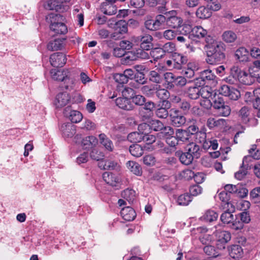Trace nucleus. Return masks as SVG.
Listing matches in <instances>:
<instances>
[{"instance_id": "79ce46f5", "label": "nucleus", "mask_w": 260, "mask_h": 260, "mask_svg": "<svg viewBox=\"0 0 260 260\" xmlns=\"http://www.w3.org/2000/svg\"><path fill=\"white\" fill-rule=\"evenodd\" d=\"M155 93L160 100L168 99L170 96L169 91L165 88H161L160 85H156Z\"/></svg>"}, {"instance_id": "774afa93", "label": "nucleus", "mask_w": 260, "mask_h": 260, "mask_svg": "<svg viewBox=\"0 0 260 260\" xmlns=\"http://www.w3.org/2000/svg\"><path fill=\"white\" fill-rule=\"evenodd\" d=\"M114 78L115 81L119 84H126L128 81L127 77H125L123 73L116 74Z\"/></svg>"}, {"instance_id": "603ef678", "label": "nucleus", "mask_w": 260, "mask_h": 260, "mask_svg": "<svg viewBox=\"0 0 260 260\" xmlns=\"http://www.w3.org/2000/svg\"><path fill=\"white\" fill-rule=\"evenodd\" d=\"M150 129L155 132L160 131L164 127V123L159 120L153 119L149 121Z\"/></svg>"}, {"instance_id": "09e8293b", "label": "nucleus", "mask_w": 260, "mask_h": 260, "mask_svg": "<svg viewBox=\"0 0 260 260\" xmlns=\"http://www.w3.org/2000/svg\"><path fill=\"white\" fill-rule=\"evenodd\" d=\"M156 85H147L142 86L141 88L142 92L148 96H152L155 93Z\"/></svg>"}, {"instance_id": "a878e982", "label": "nucleus", "mask_w": 260, "mask_h": 260, "mask_svg": "<svg viewBox=\"0 0 260 260\" xmlns=\"http://www.w3.org/2000/svg\"><path fill=\"white\" fill-rule=\"evenodd\" d=\"M235 56L240 62H247L249 60V52L245 48L240 47L236 50Z\"/></svg>"}, {"instance_id": "ea45409f", "label": "nucleus", "mask_w": 260, "mask_h": 260, "mask_svg": "<svg viewBox=\"0 0 260 260\" xmlns=\"http://www.w3.org/2000/svg\"><path fill=\"white\" fill-rule=\"evenodd\" d=\"M243 253L241 247L238 245H234L229 249V254L233 258H237L240 257Z\"/></svg>"}, {"instance_id": "473e14b6", "label": "nucleus", "mask_w": 260, "mask_h": 260, "mask_svg": "<svg viewBox=\"0 0 260 260\" xmlns=\"http://www.w3.org/2000/svg\"><path fill=\"white\" fill-rule=\"evenodd\" d=\"M103 167L104 170H119L120 166L119 164L113 160H107L104 162L102 161L100 163V167Z\"/></svg>"}, {"instance_id": "7ed1b4c3", "label": "nucleus", "mask_w": 260, "mask_h": 260, "mask_svg": "<svg viewBox=\"0 0 260 260\" xmlns=\"http://www.w3.org/2000/svg\"><path fill=\"white\" fill-rule=\"evenodd\" d=\"M50 74L52 78L54 80L64 82L66 84L64 88L66 89H70L73 88L74 81L70 77V73L68 70H59L52 69L50 71Z\"/></svg>"}, {"instance_id": "c756f323", "label": "nucleus", "mask_w": 260, "mask_h": 260, "mask_svg": "<svg viewBox=\"0 0 260 260\" xmlns=\"http://www.w3.org/2000/svg\"><path fill=\"white\" fill-rule=\"evenodd\" d=\"M200 85L199 86H191L187 88L186 93L187 96L192 100H197L200 96Z\"/></svg>"}, {"instance_id": "8fccbe9b", "label": "nucleus", "mask_w": 260, "mask_h": 260, "mask_svg": "<svg viewBox=\"0 0 260 260\" xmlns=\"http://www.w3.org/2000/svg\"><path fill=\"white\" fill-rule=\"evenodd\" d=\"M191 106L190 103L186 100H182L178 105L179 109L185 115L189 113Z\"/></svg>"}, {"instance_id": "f257e3e1", "label": "nucleus", "mask_w": 260, "mask_h": 260, "mask_svg": "<svg viewBox=\"0 0 260 260\" xmlns=\"http://www.w3.org/2000/svg\"><path fill=\"white\" fill-rule=\"evenodd\" d=\"M206 42L205 48L207 54L206 60L208 63L214 64L224 58L223 51L225 48L222 43L215 42L210 37L206 38Z\"/></svg>"}, {"instance_id": "9b49d317", "label": "nucleus", "mask_w": 260, "mask_h": 260, "mask_svg": "<svg viewBox=\"0 0 260 260\" xmlns=\"http://www.w3.org/2000/svg\"><path fill=\"white\" fill-rule=\"evenodd\" d=\"M170 118L172 124L175 127H180L186 122V118L180 114L178 110H175L170 114Z\"/></svg>"}, {"instance_id": "2eb2a0df", "label": "nucleus", "mask_w": 260, "mask_h": 260, "mask_svg": "<svg viewBox=\"0 0 260 260\" xmlns=\"http://www.w3.org/2000/svg\"><path fill=\"white\" fill-rule=\"evenodd\" d=\"M70 101V96L66 92L58 93L55 98V105L57 108H61L66 106Z\"/></svg>"}, {"instance_id": "e433bc0d", "label": "nucleus", "mask_w": 260, "mask_h": 260, "mask_svg": "<svg viewBox=\"0 0 260 260\" xmlns=\"http://www.w3.org/2000/svg\"><path fill=\"white\" fill-rule=\"evenodd\" d=\"M218 217V214L214 210H208L206 211L204 215L201 217L200 219L206 222H212L217 219Z\"/></svg>"}, {"instance_id": "bb28decb", "label": "nucleus", "mask_w": 260, "mask_h": 260, "mask_svg": "<svg viewBox=\"0 0 260 260\" xmlns=\"http://www.w3.org/2000/svg\"><path fill=\"white\" fill-rule=\"evenodd\" d=\"M164 76L166 80H169V79H173L174 84L178 86H184L187 83L185 78L182 76H178L177 78H175L173 74L170 72L166 73L164 74Z\"/></svg>"}, {"instance_id": "a19ab883", "label": "nucleus", "mask_w": 260, "mask_h": 260, "mask_svg": "<svg viewBox=\"0 0 260 260\" xmlns=\"http://www.w3.org/2000/svg\"><path fill=\"white\" fill-rule=\"evenodd\" d=\"M126 167L134 174L138 176L141 174V166L137 162L133 161H128L126 163Z\"/></svg>"}, {"instance_id": "6e6d98bb", "label": "nucleus", "mask_w": 260, "mask_h": 260, "mask_svg": "<svg viewBox=\"0 0 260 260\" xmlns=\"http://www.w3.org/2000/svg\"><path fill=\"white\" fill-rule=\"evenodd\" d=\"M154 20L155 21V24L157 30L162 27L165 25V22H166V18L164 15L159 14L155 16Z\"/></svg>"}, {"instance_id": "6e6552de", "label": "nucleus", "mask_w": 260, "mask_h": 260, "mask_svg": "<svg viewBox=\"0 0 260 260\" xmlns=\"http://www.w3.org/2000/svg\"><path fill=\"white\" fill-rule=\"evenodd\" d=\"M175 50V44L172 42H168L164 45L162 48L154 49L152 51V53L153 56H155L156 53L161 54L160 55H158L155 57L156 58L158 59L159 57H162L165 53H173Z\"/></svg>"}, {"instance_id": "de8ad7c7", "label": "nucleus", "mask_w": 260, "mask_h": 260, "mask_svg": "<svg viewBox=\"0 0 260 260\" xmlns=\"http://www.w3.org/2000/svg\"><path fill=\"white\" fill-rule=\"evenodd\" d=\"M135 191L132 189L127 188L121 192V197L127 200L129 203L134 201L135 198Z\"/></svg>"}, {"instance_id": "7c9ffc66", "label": "nucleus", "mask_w": 260, "mask_h": 260, "mask_svg": "<svg viewBox=\"0 0 260 260\" xmlns=\"http://www.w3.org/2000/svg\"><path fill=\"white\" fill-rule=\"evenodd\" d=\"M176 154L179 157L180 162L185 165L191 164L194 158L187 151L185 152H177Z\"/></svg>"}, {"instance_id": "6ab92c4d", "label": "nucleus", "mask_w": 260, "mask_h": 260, "mask_svg": "<svg viewBox=\"0 0 260 260\" xmlns=\"http://www.w3.org/2000/svg\"><path fill=\"white\" fill-rule=\"evenodd\" d=\"M115 104L119 108L125 110H131L134 107L131 101L123 96L116 99Z\"/></svg>"}, {"instance_id": "69168bd1", "label": "nucleus", "mask_w": 260, "mask_h": 260, "mask_svg": "<svg viewBox=\"0 0 260 260\" xmlns=\"http://www.w3.org/2000/svg\"><path fill=\"white\" fill-rule=\"evenodd\" d=\"M132 102L136 105L142 106L145 103V98L141 95H135L131 98Z\"/></svg>"}, {"instance_id": "393cba45", "label": "nucleus", "mask_w": 260, "mask_h": 260, "mask_svg": "<svg viewBox=\"0 0 260 260\" xmlns=\"http://www.w3.org/2000/svg\"><path fill=\"white\" fill-rule=\"evenodd\" d=\"M257 75H258V74H257ZM256 76L257 75L255 74L252 75L251 73L248 74L245 72L243 71L241 73V75L240 76L238 80L243 84L251 85L254 82L255 78Z\"/></svg>"}, {"instance_id": "20e7f679", "label": "nucleus", "mask_w": 260, "mask_h": 260, "mask_svg": "<svg viewBox=\"0 0 260 260\" xmlns=\"http://www.w3.org/2000/svg\"><path fill=\"white\" fill-rule=\"evenodd\" d=\"M225 99L223 96L219 95L214 94L212 100H209L208 104L210 106H213L215 109L219 110V113L220 116H227L226 106L225 105Z\"/></svg>"}, {"instance_id": "58836bf2", "label": "nucleus", "mask_w": 260, "mask_h": 260, "mask_svg": "<svg viewBox=\"0 0 260 260\" xmlns=\"http://www.w3.org/2000/svg\"><path fill=\"white\" fill-rule=\"evenodd\" d=\"M148 77L152 82L155 83H160L162 81V78L159 71L152 70L149 72Z\"/></svg>"}, {"instance_id": "412c9836", "label": "nucleus", "mask_w": 260, "mask_h": 260, "mask_svg": "<svg viewBox=\"0 0 260 260\" xmlns=\"http://www.w3.org/2000/svg\"><path fill=\"white\" fill-rule=\"evenodd\" d=\"M103 178L107 184L112 186H117V184L119 183V179L111 173L107 172L104 173Z\"/></svg>"}, {"instance_id": "e2e57ef3", "label": "nucleus", "mask_w": 260, "mask_h": 260, "mask_svg": "<svg viewBox=\"0 0 260 260\" xmlns=\"http://www.w3.org/2000/svg\"><path fill=\"white\" fill-rule=\"evenodd\" d=\"M124 59L125 61V63H129L130 61L138 60L135 50L125 53Z\"/></svg>"}, {"instance_id": "3c124183", "label": "nucleus", "mask_w": 260, "mask_h": 260, "mask_svg": "<svg viewBox=\"0 0 260 260\" xmlns=\"http://www.w3.org/2000/svg\"><path fill=\"white\" fill-rule=\"evenodd\" d=\"M191 201V197L187 193H184L178 197L177 202L179 205L186 206Z\"/></svg>"}, {"instance_id": "680f3d73", "label": "nucleus", "mask_w": 260, "mask_h": 260, "mask_svg": "<svg viewBox=\"0 0 260 260\" xmlns=\"http://www.w3.org/2000/svg\"><path fill=\"white\" fill-rule=\"evenodd\" d=\"M90 157L94 160L99 161L103 159L104 154L103 153L97 150L96 149H93L91 150L90 153Z\"/></svg>"}, {"instance_id": "9d476101", "label": "nucleus", "mask_w": 260, "mask_h": 260, "mask_svg": "<svg viewBox=\"0 0 260 260\" xmlns=\"http://www.w3.org/2000/svg\"><path fill=\"white\" fill-rule=\"evenodd\" d=\"M63 113L73 123H78L83 118L82 115L79 111L72 110L68 107L64 110Z\"/></svg>"}, {"instance_id": "0e129e2a", "label": "nucleus", "mask_w": 260, "mask_h": 260, "mask_svg": "<svg viewBox=\"0 0 260 260\" xmlns=\"http://www.w3.org/2000/svg\"><path fill=\"white\" fill-rule=\"evenodd\" d=\"M249 115V111L248 108L244 107L241 108L239 112V116L241 118L243 122L246 123L249 121L248 116Z\"/></svg>"}, {"instance_id": "0eeeda50", "label": "nucleus", "mask_w": 260, "mask_h": 260, "mask_svg": "<svg viewBox=\"0 0 260 260\" xmlns=\"http://www.w3.org/2000/svg\"><path fill=\"white\" fill-rule=\"evenodd\" d=\"M66 56L61 52L53 53L50 57V63L54 67H61L66 64Z\"/></svg>"}, {"instance_id": "cd10ccee", "label": "nucleus", "mask_w": 260, "mask_h": 260, "mask_svg": "<svg viewBox=\"0 0 260 260\" xmlns=\"http://www.w3.org/2000/svg\"><path fill=\"white\" fill-rule=\"evenodd\" d=\"M228 184L224 186L223 187L219 189L217 191V194L219 200L221 201V206L223 209L225 208L226 205H228V190L226 188Z\"/></svg>"}, {"instance_id": "39448f33", "label": "nucleus", "mask_w": 260, "mask_h": 260, "mask_svg": "<svg viewBox=\"0 0 260 260\" xmlns=\"http://www.w3.org/2000/svg\"><path fill=\"white\" fill-rule=\"evenodd\" d=\"M114 28V32L111 37L115 40H119L127 32V23L125 20H120L115 23Z\"/></svg>"}, {"instance_id": "49530a36", "label": "nucleus", "mask_w": 260, "mask_h": 260, "mask_svg": "<svg viewBox=\"0 0 260 260\" xmlns=\"http://www.w3.org/2000/svg\"><path fill=\"white\" fill-rule=\"evenodd\" d=\"M142 136L143 134L140 133L139 131L134 132L127 135V139L132 143H140L142 142Z\"/></svg>"}, {"instance_id": "423d86ee", "label": "nucleus", "mask_w": 260, "mask_h": 260, "mask_svg": "<svg viewBox=\"0 0 260 260\" xmlns=\"http://www.w3.org/2000/svg\"><path fill=\"white\" fill-rule=\"evenodd\" d=\"M153 38L148 34L140 35L136 37L135 41L140 45L141 48L145 50H150L153 47Z\"/></svg>"}, {"instance_id": "f3484780", "label": "nucleus", "mask_w": 260, "mask_h": 260, "mask_svg": "<svg viewBox=\"0 0 260 260\" xmlns=\"http://www.w3.org/2000/svg\"><path fill=\"white\" fill-rule=\"evenodd\" d=\"M215 76L211 70H205L201 72L200 77L196 78L197 83H199L200 85H204L206 81L213 80Z\"/></svg>"}, {"instance_id": "37998d69", "label": "nucleus", "mask_w": 260, "mask_h": 260, "mask_svg": "<svg viewBox=\"0 0 260 260\" xmlns=\"http://www.w3.org/2000/svg\"><path fill=\"white\" fill-rule=\"evenodd\" d=\"M227 243L226 232L223 231L221 233V236H219V238L217 241L216 246L217 248L220 250L225 249L227 246Z\"/></svg>"}, {"instance_id": "4c0bfd02", "label": "nucleus", "mask_w": 260, "mask_h": 260, "mask_svg": "<svg viewBox=\"0 0 260 260\" xmlns=\"http://www.w3.org/2000/svg\"><path fill=\"white\" fill-rule=\"evenodd\" d=\"M200 93V96L206 99V102L208 103V101L209 100H212V98H213L214 94H215V93H213L212 89L208 86L201 87Z\"/></svg>"}, {"instance_id": "5701e85b", "label": "nucleus", "mask_w": 260, "mask_h": 260, "mask_svg": "<svg viewBox=\"0 0 260 260\" xmlns=\"http://www.w3.org/2000/svg\"><path fill=\"white\" fill-rule=\"evenodd\" d=\"M186 151L190 153L194 158H198L201 154V150L200 146L196 143H189L186 147Z\"/></svg>"}, {"instance_id": "f8f14e48", "label": "nucleus", "mask_w": 260, "mask_h": 260, "mask_svg": "<svg viewBox=\"0 0 260 260\" xmlns=\"http://www.w3.org/2000/svg\"><path fill=\"white\" fill-rule=\"evenodd\" d=\"M229 192L235 193L237 197L244 198L247 196L248 190L240 185L229 184Z\"/></svg>"}, {"instance_id": "c9c22d12", "label": "nucleus", "mask_w": 260, "mask_h": 260, "mask_svg": "<svg viewBox=\"0 0 260 260\" xmlns=\"http://www.w3.org/2000/svg\"><path fill=\"white\" fill-rule=\"evenodd\" d=\"M167 24L171 27L179 28L183 22L182 19L179 17L172 16L166 19Z\"/></svg>"}, {"instance_id": "72a5a7b5", "label": "nucleus", "mask_w": 260, "mask_h": 260, "mask_svg": "<svg viewBox=\"0 0 260 260\" xmlns=\"http://www.w3.org/2000/svg\"><path fill=\"white\" fill-rule=\"evenodd\" d=\"M100 143L109 151H112L114 149V145L111 140H110L106 135L101 134L99 135Z\"/></svg>"}, {"instance_id": "ddd939ff", "label": "nucleus", "mask_w": 260, "mask_h": 260, "mask_svg": "<svg viewBox=\"0 0 260 260\" xmlns=\"http://www.w3.org/2000/svg\"><path fill=\"white\" fill-rule=\"evenodd\" d=\"M144 104L143 110L140 113L143 120L148 119L152 116V111L155 108V104L152 102H145Z\"/></svg>"}, {"instance_id": "2f4dec72", "label": "nucleus", "mask_w": 260, "mask_h": 260, "mask_svg": "<svg viewBox=\"0 0 260 260\" xmlns=\"http://www.w3.org/2000/svg\"><path fill=\"white\" fill-rule=\"evenodd\" d=\"M175 135L176 138H177L179 142H188L191 138L187 131L182 129H177L175 132Z\"/></svg>"}, {"instance_id": "a211bd4d", "label": "nucleus", "mask_w": 260, "mask_h": 260, "mask_svg": "<svg viewBox=\"0 0 260 260\" xmlns=\"http://www.w3.org/2000/svg\"><path fill=\"white\" fill-rule=\"evenodd\" d=\"M60 130L65 138H72L76 133L75 125L70 123L63 124L61 126Z\"/></svg>"}, {"instance_id": "c85d7f7f", "label": "nucleus", "mask_w": 260, "mask_h": 260, "mask_svg": "<svg viewBox=\"0 0 260 260\" xmlns=\"http://www.w3.org/2000/svg\"><path fill=\"white\" fill-rule=\"evenodd\" d=\"M64 39H54L50 41L47 45V49L51 51L61 50L63 47Z\"/></svg>"}, {"instance_id": "b1692460", "label": "nucleus", "mask_w": 260, "mask_h": 260, "mask_svg": "<svg viewBox=\"0 0 260 260\" xmlns=\"http://www.w3.org/2000/svg\"><path fill=\"white\" fill-rule=\"evenodd\" d=\"M98 143V140L94 136H88L83 138L81 141V145L83 149H87L95 147Z\"/></svg>"}, {"instance_id": "bf43d9fd", "label": "nucleus", "mask_w": 260, "mask_h": 260, "mask_svg": "<svg viewBox=\"0 0 260 260\" xmlns=\"http://www.w3.org/2000/svg\"><path fill=\"white\" fill-rule=\"evenodd\" d=\"M178 28V31L180 33L186 37H187L189 33L191 32L192 30L191 26L188 24L181 25Z\"/></svg>"}, {"instance_id": "4be33fe9", "label": "nucleus", "mask_w": 260, "mask_h": 260, "mask_svg": "<svg viewBox=\"0 0 260 260\" xmlns=\"http://www.w3.org/2000/svg\"><path fill=\"white\" fill-rule=\"evenodd\" d=\"M120 214L122 218L126 221H132L136 216L135 210L128 206L123 208L120 211Z\"/></svg>"}, {"instance_id": "4d7b16f0", "label": "nucleus", "mask_w": 260, "mask_h": 260, "mask_svg": "<svg viewBox=\"0 0 260 260\" xmlns=\"http://www.w3.org/2000/svg\"><path fill=\"white\" fill-rule=\"evenodd\" d=\"M190 122H192V124L188 126L186 131L191 137V135H196L200 131H199V127L196 124L197 121L192 119L190 120Z\"/></svg>"}, {"instance_id": "f03ea898", "label": "nucleus", "mask_w": 260, "mask_h": 260, "mask_svg": "<svg viewBox=\"0 0 260 260\" xmlns=\"http://www.w3.org/2000/svg\"><path fill=\"white\" fill-rule=\"evenodd\" d=\"M46 19L50 23V29L57 34H65L68 31L66 25L62 22H59L62 19L60 14H50Z\"/></svg>"}, {"instance_id": "338daca9", "label": "nucleus", "mask_w": 260, "mask_h": 260, "mask_svg": "<svg viewBox=\"0 0 260 260\" xmlns=\"http://www.w3.org/2000/svg\"><path fill=\"white\" fill-rule=\"evenodd\" d=\"M135 94L134 90L128 87H125L122 91V96L129 100H131V98Z\"/></svg>"}, {"instance_id": "052dcab7", "label": "nucleus", "mask_w": 260, "mask_h": 260, "mask_svg": "<svg viewBox=\"0 0 260 260\" xmlns=\"http://www.w3.org/2000/svg\"><path fill=\"white\" fill-rule=\"evenodd\" d=\"M150 126L149 125V121L148 123H142L138 125V131L143 134V135L148 134L150 133Z\"/></svg>"}, {"instance_id": "c03bdc74", "label": "nucleus", "mask_w": 260, "mask_h": 260, "mask_svg": "<svg viewBox=\"0 0 260 260\" xmlns=\"http://www.w3.org/2000/svg\"><path fill=\"white\" fill-rule=\"evenodd\" d=\"M192 35L197 38H203L207 34V31L201 26H196L192 28Z\"/></svg>"}, {"instance_id": "a18cd8bd", "label": "nucleus", "mask_w": 260, "mask_h": 260, "mask_svg": "<svg viewBox=\"0 0 260 260\" xmlns=\"http://www.w3.org/2000/svg\"><path fill=\"white\" fill-rule=\"evenodd\" d=\"M129 151L132 155L137 157L142 156L144 152L143 148L137 144L131 145Z\"/></svg>"}, {"instance_id": "864d4df0", "label": "nucleus", "mask_w": 260, "mask_h": 260, "mask_svg": "<svg viewBox=\"0 0 260 260\" xmlns=\"http://www.w3.org/2000/svg\"><path fill=\"white\" fill-rule=\"evenodd\" d=\"M251 167L248 165H245L244 167L241 168V169L235 173V177L239 180H242L247 174L248 170L250 169Z\"/></svg>"}, {"instance_id": "13d9d810", "label": "nucleus", "mask_w": 260, "mask_h": 260, "mask_svg": "<svg viewBox=\"0 0 260 260\" xmlns=\"http://www.w3.org/2000/svg\"><path fill=\"white\" fill-rule=\"evenodd\" d=\"M148 50H145L141 48L135 50L137 59H146L149 58V54L147 52Z\"/></svg>"}, {"instance_id": "5fc2aeb1", "label": "nucleus", "mask_w": 260, "mask_h": 260, "mask_svg": "<svg viewBox=\"0 0 260 260\" xmlns=\"http://www.w3.org/2000/svg\"><path fill=\"white\" fill-rule=\"evenodd\" d=\"M240 96V91L233 86H229V99L237 100Z\"/></svg>"}, {"instance_id": "1a4fd4ad", "label": "nucleus", "mask_w": 260, "mask_h": 260, "mask_svg": "<svg viewBox=\"0 0 260 260\" xmlns=\"http://www.w3.org/2000/svg\"><path fill=\"white\" fill-rule=\"evenodd\" d=\"M45 9L48 10H55L57 12H63L68 9L67 6L59 4L57 0H50L44 4Z\"/></svg>"}, {"instance_id": "f704fd0d", "label": "nucleus", "mask_w": 260, "mask_h": 260, "mask_svg": "<svg viewBox=\"0 0 260 260\" xmlns=\"http://www.w3.org/2000/svg\"><path fill=\"white\" fill-rule=\"evenodd\" d=\"M197 16L200 19H207L212 15V11L209 10L208 7L201 6L196 11Z\"/></svg>"}, {"instance_id": "dca6fc26", "label": "nucleus", "mask_w": 260, "mask_h": 260, "mask_svg": "<svg viewBox=\"0 0 260 260\" xmlns=\"http://www.w3.org/2000/svg\"><path fill=\"white\" fill-rule=\"evenodd\" d=\"M172 59L174 68L178 70L181 69L182 66L186 64L187 61L186 56L178 53H173Z\"/></svg>"}, {"instance_id": "aec40b11", "label": "nucleus", "mask_w": 260, "mask_h": 260, "mask_svg": "<svg viewBox=\"0 0 260 260\" xmlns=\"http://www.w3.org/2000/svg\"><path fill=\"white\" fill-rule=\"evenodd\" d=\"M100 9L106 15H112L117 12V8L113 4L108 2H103L101 4Z\"/></svg>"}, {"instance_id": "4468645a", "label": "nucleus", "mask_w": 260, "mask_h": 260, "mask_svg": "<svg viewBox=\"0 0 260 260\" xmlns=\"http://www.w3.org/2000/svg\"><path fill=\"white\" fill-rule=\"evenodd\" d=\"M243 222L240 220V218L235 215V218L233 214H230L229 217V228L235 231H239L243 228Z\"/></svg>"}]
</instances>
